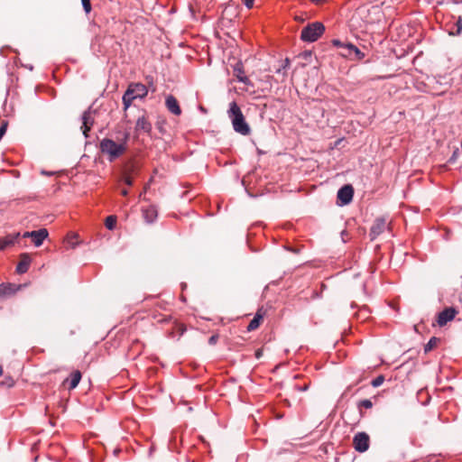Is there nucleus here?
<instances>
[{
	"instance_id": "f257e3e1",
	"label": "nucleus",
	"mask_w": 462,
	"mask_h": 462,
	"mask_svg": "<svg viewBox=\"0 0 462 462\" xmlns=\"http://www.w3.org/2000/svg\"><path fill=\"white\" fill-rule=\"evenodd\" d=\"M130 133L127 130L117 131L114 139L104 138L100 141L99 149L107 156L109 162H114L122 156L127 150Z\"/></svg>"
},
{
	"instance_id": "f03ea898",
	"label": "nucleus",
	"mask_w": 462,
	"mask_h": 462,
	"mask_svg": "<svg viewBox=\"0 0 462 462\" xmlns=\"http://www.w3.org/2000/svg\"><path fill=\"white\" fill-rule=\"evenodd\" d=\"M227 115L229 119L231 120L235 132L242 135L250 134L251 128L247 122L245 121V118L241 111V108L236 104V102L233 101L230 103Z\"/></svg>"
},
{
	"instance_id": "7ed1b4c3",
	"label": "nucleus",
	"mask_w": 462,
	"mask_h": 462,
	"mask_svg": "<svg viewBox=\"0 0 462 462\" xmlns=\"http://www.w3.org/2000/svg\"><path fill=\"white\" fill-rule=\"evenodd\" d=\"M325 32V26L322 23L315 22L309 23L300 32V39L306 42H316Z\"/></svg>"
},
{
	"instance_id": "20e7f679",
	"label": "nucleus",
	"mask_w": 462,
	"mask_h": 462,
	"mask_svg": "<svg viewBox=\"0 0 462 462\" xmlns=\"http://www.w3.org/2000/svg\"><path fill=\"white\" fill-rule=\"evenodd\" d=\"M370 444V437L365 432H357L353 438L354 448L360 453L368 450Z\"/></svg>"
},
{
	"instance_id": "39448f33",
	"label": "nucleus",
	"mask_w": 462,
	"mask_h": 462,
	"mask_svg": "<svg viewBox=\"0 0 462 462\" xmlns=\"http://www.w3.org/2000/svg\"><path fill=\"white\" fill-rule=\"evenodd\" d=\"M389 226V223L384 217H377L370 229V237L371 240H374L378 236L384 232V230Z\"/></svg>"
},
{
	"instance_id": "423d86ee",
	"label": "nucleus",
	"mask_w": 462,
	"mask_h": 462,
	"mask_svg": "<svg viewBox=\"0 0 462 462\" xmlns=\"http://www.w3.org/2000/svg\"><path fill=\"white\" fill-rule=\"evenodd\" d=\"M354 196V189L350 184L341 187L337 191V200L339 205L344 206L349 204Z\"/></svg>"
},
{
	"instance_id": "0eeeda50",
	"label": "nucleus",
	"mask_w": 462,
	"mask_h": 462,
	"mask_svg": "<svg viewBox=\"0 0 462 462\" xmlns=\"http://www.w3.org/2000/svg\"><path fill=\"white\" fill-rule=\"evenodd\" d=\"M14 245H21V234L19 232L8 234L4 237H0V251Z\"/></svg>"
},
{
	"instance_id": "6e6552de",
	"label": "nucleus",
	"mask_w": 462,
	"mask_h": 462,
	"mask_svg": "<svg viewBox=\"0 0 462 462\" xmlns=\"http://www.w3.org/2000/svg\"><path fill=\"white\" fill-rule=\"evenodd\" d=\"M457 310L455 308L449 307L444 309L438 314L437 323L439 327L445 326L448 321L455 319Z\"/></svg>"
},
{
	"instance_id": "1a4fd4ad",
	"label": "nucleus",
	"mask_w": 462,
	"mask_h": 462,
	"mask_svg": "<svg viewBox=\"0 0 462 462\" xmlns=\"http://www.w3.org/2000/svg\"><path fill=\"white\" fill-rule=\"evenodd\" d=\"M152 126L151 122L148 120L145 115L138 117L135 124V131L137 133H144L150 134L152 132Z\"/></svg>"
},
{
	"instance_id": "9d476101",
	"label": "nucleus",
	"mask_w": 462,
	"mask_h": 462,
	"mask_svg": "<svg viewBox=\"0 0 462 462\" xmlns=\"http://www.w3.org/2000/svg\"><path fill=\"white\" fill-rule=\"evenodd\" d=\"M81 119H82L81 129H82L83 134L85 135V137H88V133L90 131V129L94 124V118L92 116V112L90 111V109H88L83 113Z\"/></svg>"
},
{
	"instance_id": "9b49d317",
	"label": "nucleus",
	"mask_w": 462,
	"mask_h": 462,
	"mask_svg": "<svg viewBox=\"0 0 462 462\" xmlns=\"http://www.w3.org/2000/svg\"><path fill=\"white\" fill-rule=\"evenodd\" d=\"M233 69L234 75L239 82H242L247 86H252L251 80L245 75L244 65L241 61L236 62Z\"/></svg>"
},
{
	"instance_id": "f8f14e48",
	"label": "nucleus",
	"mask_w": 462,
	"mask_h": 462,
	"mask_svg": "<svg viewBox=\"0 0 462 462\" xmlns=\"http://www.w3.org/2000/svg\"><path fill=\"white\" fill-rule=\"evenodd\" d=\"M128 88L136 98H143L148 94V88L142 83H131Z\"/></svg>"
},
{
	"instance_id": "ddd939ff",
	"label": "nucleus",
	"mask_w": 462,
	"mask_h": 462,
	"mask_svg": "<svg viewBox=\"0 0 462 462\" xmlns=\"http://www.w3.org/2000/svg\"><path fill=\"white\" fill-rule=\"evenodd\" d=\"M165 106L167 109L175 116H180L181 114V109L179 106V102L175 97L172 95H169L165 99Z\"/></svg>"
},
{
	"instance_id": "4468645a",
	"label": "nucleus",
	"mask_w": 462,
	"mask_h": 462,
	"mask_svg": "<svg viewBox=\"0 0 462 462\" xmlns=\"http://www.w3.org/2000/svg\"><path fill=\"white\" fill-rule=\"evenodd\" d=\"M31 257L28 254H22L20 255V262L16 266V272L20 274L25 273L31 264Z\"/></svg>"
},
{
	"instance_id": "2eb2a0df",
	"label": "nucleus",
	"mask_w": 462,
	"mask_h": 462,
	"mask_svg": "<svg viewBox=\"0 0 462 462\" xmlns=\"http://www.w3.org/2000/svg\"><path fill=\"white\" fill-rule=\"evenodd\" d=\"M32 235V241L35 246L39 247L42 245L44 239L48 237L49 233L46 228H41L34 230Z\"/></svg>"
},
{
	"instance_id": "dca6fc26",
	"label": "nucleus",
	"mask_w": 462,
	"mask_h": 462,
	"mask_svg": "<svg viewBox=\"0 0 462 462\" xmlns=\"http://www.w3.org/2000/svg\"><path fill=\"white\" fill-rule=\"evenodd\" d=\"M143 216L147 223H152L157 218V209L153 205H150L142 209Z\"/></svg>"
},
{
	"instance_id": "f3484780",
	"label": "nucleus",
	"mask_w": 462,
	"mask_h": 462,
	"mask_svg": "<svg viewBox=\"0 0 462 462\" xmlns=\"http://www.w3.org/2000/svg\"><path fill=\"white\" fill-rule=\"evenodd\" d=\"M290 60L286 58L282 61V65L275 69V73L282 76V81H284L287 77V69L290 67Z\"/></svg>"
},
{
	"instance_id": "a211bd4d",
	"label": "nucleus",
	"mask_w": 462,
	"mask_h": 462,
	"mask_svg": "<svg viewBox=\"0 0 462 462\" xmlns=\"http://www.w3.org/2000/svg\"><path fill=\"white\" fill-rule=\"evenodd\" d=\"M122 99H123L124 110L126 111L130 107L132 102L137 98L134 97V95L132 94L130 89L127 88Z\"/></svg>"
},
{
	"instance_id": "6ab92c4d",
	"label": "nucleus",
	"mask_w": 462,
	"mask_h": 462,
	"mask_svg": "<svg viewBox=\"0 0 462 462\" xmlns=\"http://www.w3.org/2000/svg\"><path fill=\"white\" fill-rule=\"evenodd\" d=\"M81 380V373L77 370L71 373L69 379V389L76 388Z\"/></svg>"
},
{
	"instance_id": "aec40b11",
	"label": "nucleus",
	"mask_w": 462,
	"mask_h": 462,
	"mask_svg": "<svg viewBox=\"0 0 462 462\" xmlns=\"http://www.w3.org/2000/svg\"><path fill=\"white\" fill-rule=\"evenodd\" d=\"M262 319H263V316L257 312L255 314V316L254 317V319L249 322V324L247 326V330L253 331V330L256 329L260 326Z\"/></svg>"
},
{
	"instance_id": "412c9836",
	"label": "nucleus",
	"mask_w": 462,
	"mask_h": 462,
	"mask_svg": "<svg viewBox=\"0 0 462 462\" xmlns=\"http://www.w3.org/2000/svg\"><path fill=\"white\" fill-rule=\"evenodd\" d=\"M356 45L352 44V43H346L343 48H342V51H340V55H342L343 57H346L347 59H353V51L351 49H355Z\"/></svg>"
},
{
	"instance_id": "4be33fe9",
	"label": "nucleus",
	"mask_w": 462,
	"mask_h": 462,
	"mask_svg": "<svg viewBox=\"0 0 462 462\" xmlns=\"http://www.w3.org/2000/svg\"><path fill=\"white\" fill-rule=\"evenodd\" d=\"M14 292L13 285L10 283H2L0 284V299L10 295Z\"/></svg>"
},
{
	"instance_id": "5701e85b",
	"label": "nucleus",
	"mask_w": 462,
	"mask_h": 462,
	"mask_svg": "<svg viewBox=\"0 0 462 462\" xmlns=\"http://www.w3.org/2000/svg\"><path fill=\"white\" fill-rule=\"evenodd\" d=\"M439 341V338H438L436 337H432L424 346L425 353L431 351L437 346Z\"/></svg>"
},
{
	"instance_id": "b1692460",
	"label": "nucleus",
	"mask_w": 462,
	"mask_h": 462,
	"mask_svg": "<svg viewBox=\"0 0 462 462\" xmlns=\"http://www.w3.org/2000/svg\"><path fill=\"white\" fill-rule=\"evenodd\" d=\"M116 216L111 215L106 218L105 225L107 229L113 230L116 226Z\"/></svg>"
},
{
	"instance_id": "393cba45",
	"label": "nucleus",
	"mask_w": 462,
	"mask_h": 462,
	"mask_svg": "<svg viewBox=\"0 0 462 462\" xmlns=\"http://www.w3.org/2000/svg\"><path fill=\"white\" fill-rule=\"evenodd\" d=\"M135 171H136V166L134 163L131 162L125 167L123 174L132 176L133 174L135 173Z\"/></svg>"
},
{
	"instance_id": "a878e982",
	"label": "nucleus",
	"mask_w": 462,
	"mask_h": 462,
	"mask_svg": "<svg viewBox=\"0 0 462 462\" xmlns=\"http://www.w3.org/2000/svg\"><path fill=\"white\" fill-rule=\"evenodd\" d=\"M351 50L354 52L352 60H361L365 57V54L356 46Z\"/></svg>"
},
{
	"instance_id": "bb28decb",
	"label": "nucleus",
	"mask_w": 462,
	"mask_h": 462,
	"mask_svg": "<svg viewBox=\"0 0 462 462\" xmlns=\"http://www.w3.org/2000/svg\"><path fill=\"white\" fill-rule=\"evenodd\" d=\"M383 382H384L383 375H378L376 378H374L371 382V384H372L373 387H379L380 385L383 384Z\"/></svg>"
},
{
	"instance_id": "cd10ccee",
	"label": "nucleus",
	"mask_w": 462,
	"mask_h": 462,
	"mask_svg": "<svg viewBox=\"0 0 462 462\" xmlns=\"http://www.w3.org/2000/svg\"><path fill=\"white\" fill-rule=\"evenodd\" d=\"M362 407L365 409H370L373 407V402L368 399L362 400L358 402V408Z\"/></svg>"
},
{
	"instance_id": "c85d7f7f",
	"label": "nucleus",
	"mask_w": 462,
	"mask_h": 462,
	"mask_svg": "<svg viewBox=\"0 0 462 462\" xmlns=\"http://www.w3.org/2000/svg\"><path fill=\"white\" fill-rule=\"evenodd\" d=\"M81 4L83 6V9L86 14H89L91 12V3L90 0H81Z\"/></svg>"
},
{
	"instance_id": "c756f323",
	"label": "nucleus",
	"mask_w": 462,
	"mask_h": 462,
	"mask_svg": "<svg viewBox=\"0 0 462 462\" xmlns=\"http://www.w3.org/2000/svg\"><path fill=\"white\" fill-rule=\"evenodd\" d=\"M123 180L127 186L133 185V178L130 175L123 174Z\"/></svg>"
},
{
	"instance_id": "7c9ffc66",
	"label": "nucleus",
	"mask_w": 462,
	"mask_h": 462,
	"mask_svg": "<svg viewBox=\"0 0 462 462\" xmlns=\"http://www.w3.org/2000/svg\"><path fill=\"white\" fill-rule=\"evenodd\" d=\"M456 27H457V34H460L462 32V18L459 17L458 20L456 22Z\"/></svg>"
},
{
	"instance_id": "2f4dec72",
	"label": "nucleus",
	"mask_w": 462,
	"mask_h": 462,
	"mask_svg": "<svg viewBox=\"0 0 462 462\" xmlns=\"http://www.w3.org/2000/svg\"><path fill=\"white\" fill-rule=\"evenodd\" d=\"M295 389L300 392H305L309 389V383H304L303 385H295Z\"/></svg>"
},
{
	"instance_id": "473e14b6",
	"label": "nucleus",
	"mask_w": 462,
	"mask_h": 462,
	"mask_svg": "<svg viewBox=\"0 0 462 462\" xmlns=\"http://www.w3.org/2000/svg\"><path fill=\"white\" fill-rule=\"evenodd\" d=\"M217 339H218V336L217 335H212L208 338V344L209 345H215L217 342Z\"/></svg>"
},
{
	"instance_id": "72a5a7b5",
	"label": "nucleus",
	"mask_w": 462,
	"mask_h": 462,
	"mask_svg": "<svg viewBox=\"0 0 462 462\" xmlns=\"http://www.w3.org/2000/svg\"><path fill=\"white\" fill-rule=\"evenodd\" d=\"M254 0H243L244 5L248 8H252L254 6Z\"/></svg>"
},
{
	"instance_id": "f704fd0d",
	"label": "nucleus",
	"mask_w": 462,
	"mask_h": 462,
	"mask_svg": "<svg viewBox=\"0 0 462 462\" xmlns=\"http://www.w3.org/2000/svg\"><path fill=\"white\" fill-rule=\"evenodd\" d=\"M332 43H333L334 46H337V47L341 48V49L346 44V43L340 42L339 40H333Z\"/></svg>"
},
{
	"instance_id": "c9c22d12",
	"label": "nucleus",
	"mask_w": 462,
	"mask_h": 462,
	"mask_svg": "<svg viewBox=\"0 0 462 462\" xmlns=\"http://www.w3.org/2000/svg\"><path fill=\"white\" fill-rule=\"evenodd\" d=\"M6 132V124H4L1 127H0V140L2 139V137L4 136V134H5Z\"/></svg>"
},
{
	"instance_id": "e433bc0d",
	"label": "nucleus",
	"mask_w": 462,
	"mask_h": 462,
	"mask_svg": "<svg viewBox=\"0 0 462 462\" xmlns=\"http://www.w3.org/2000/svg\"><path fill=\"white\" fill-rule=\"evenodd\" d=\"M33 231H31V232H24L22 236L23 238H27V237H30L32 238L33 236Z\"/></svg>"
},
{
	"instance_id": "4c0bfd02",
	"label": "nucleus",
	"mask_w": 462,
	"mask_h": 462,
	"mask_svg": "<svg viewBox=\"0 0 462 462\" xmlns=\"http://www.w3.org/2000/svg\"><path fill=\"white\" fill-rule=\"evenodd\" d=\"M262 356H263V350L262 349H257L255 351V357L259 359Z\"/></svg>"
},
{
	"instance_id": "58836bf2",
	"label": "nucleus",
	"mask_w": 462,
	"mask_h": 462,
	"mask_svg": "<svg viewBox=\"0 0 462 462\" xmlns=\"http://www.w3.org/2000/svg\"><path fill=\"white\" fill-rule=\"evenodd\" d=\"M121 193L123 196H127L128 191H127V189H122Z\"/></svg>"
},
{
	"instance_id": "ea45409f",
	"label": "nucleus",
	"mask_w": 462,
	"mask_h": 462,
	"mask_svg": "<svg viewBox=\"0 0 462 462\" xmlns=\"http://www.w3.org/2000/svg\"><path fill=\"white\" fill-rule=\"evenodd\" d=\"M310 1H311V2H313V3H319V2H321L322 0H310Z\"/></svg>"
},
{
	"instance_id": "a19ab883",
	"label": "nucleus",
	"mask_w": 462,
	"mask_h": 462,
	"mask_svg": "<svg viewBox=\"0 0 462 462\" xmlns=\"http://www.w3.org/2000/svg\"><path fill=\"white\" fill-rule=\"evenodd\" d=\"M2 374H3V367H2V365H0V376L2 375Z\"/></svg>"
},
{
	"instance_id": "79ce46f5",
	"label": "nucleus",
	"mask_w": 462,
	"mask_h": 462,
	"mask_svg": "<svg viewBox=\"0 0 462 462\" xmlns=\"http://www.w3.org/2000/svg\"><path fill=\"white\" fill-rule=\"evenodd\" d=\"M185 331V328H181L180 335H182Z\"/></svg>"
},
{
	"instance_id": "37998d69",
	"label": "nucleus",
	"mask_w": 462,
	"mask_h": 462,
	"mask_svg": "<svg viewBox=\"0 0 462 462\" xmlns=\"http://www.w3.org/2000/svg\"><path fill=\"white\" fill-rule=\"evenodd\" d=\"M341 235H346V231H342Z\"/></svg>"
}]
</instances>
